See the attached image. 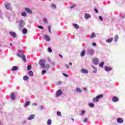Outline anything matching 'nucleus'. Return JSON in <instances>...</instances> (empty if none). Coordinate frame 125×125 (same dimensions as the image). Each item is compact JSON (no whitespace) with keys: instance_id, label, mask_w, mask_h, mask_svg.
I'll use <instances>...</instances> for the list:
<instances>
[{"instance_id":"obj_55","label":"nucleus","mask_w":125,"mask_h":125,"mask_svg":"<svg viewBox=\"0 0 125 125\" xmlns=\"http://www.w3.org/2000/svg\"><path fill=\"white\" fill-rule=\"evenodd\" d=\"M59 56L61 58H63V57H62V55H61L60 54H59Z\"/></svg>"},{"instance_id":"obj_57","label":"nucleus","mask_w":125,"mask_h":125,"mask_svg":"<svg viewBox=\"0 0 125 125\" xmlns=\"http://www.w3.org/2000/svg\"><path fill=\"white\" fill-rule=\"evenodd\" d=\"M51 64H52V65H54V62H52L51 63Z\"/></svg>"},{"instance_id":"obj_24","label":"nucleus","mask_w":125,"mask_h":125,"mask_svg":"<svg viewBox=\"0 0 125 125\" xmlns=\"http://www.w3.org/2000/svg\"><path fill=\"white\" fill-rule=\"evenodd\" d=\"M88 105L91 107V108H93L94 107V104L90 103L88 104Z\"/></svg>"},{"instance_id":"obj_62","label":"nucleus","mask_w":125,"mask_h":125,"mask_svg":"<svg viewBox=\"0 0 125 125\" xmlns=\"http://www.w3.org/2000/svg\"><path fill=\"white\" fill-rule=\"evenodd\" d=\"M10 46H12V43H11L10 44Z\"/></svg>"},{"instance_id":"obj_33","label":"nucleus","mask_w":125,"mask_h":125,"mask_svg":"<svg viewBox=\"0 0 125 125\" xmlns=\"http://www.w3.org/2000/svg\"><path fill=\"white\" fill-rule=\"evenodd\" d=\"M92 67L94 69V71H93V73L94 74H96V72H97V69L96 68H95L94 66H92Z\"/></svg>"},{"instance_id":"obj_9","label":"nucleus","mask_w":125,"mask_h":125,"mask_svg":"<svg viewBox=\"0 0 125 125\" xmlns=\"http://www.w3.org/2000/svg\"><path fill=\"white\" fill-rule=\"evenodd\" d=\"M25 25V22L23 21H20L19 22L20 27H24Z\"/></svg>"},{"instance_id":"obj_50","label":"nucleus","mask_w":125,"mask_h":125,"mask_svg":"<svg viewBox=\"0 0 125 125\" xmlns=\"http://www.w3.org/2000/svg\"><path fill=\"white\" fill-rule=\"evenodd\" d=\"M94 11L96 12V13H98V10L96 9H94Z\"/></svg>"},{"instance_id":"obj_6","label":"nucleus","mask_w":125,"mask_h":125,"mask_svg":"<svg viewBox=\"0 0 125 125\" xmlns=\"http://www.w3.org/2000/svg\"><path fill=\"white\" fill-rule=\"evenodd\" d=\"M62 93H63L62 92V91H61V90H58L56 92V96L57 97H58L59 96H60V95H62Z\"/></svg>"},{"instance_id":"obj_4","label":"nucleus","mask_w":125,"mask_h":125,"mask_svg":"<svg viewBox=\"0 0 125 125\" xmlns=\"http://www.w3.org/2000/svg\"><path fill=\"white\" fill-rule=\"evenodd\" d=\"M92 62L95 65H98L99 64V60L98 58H95L93 60Z\"/></svg>"},{"instance_id":"obj_38","label":"nucleus","mask_w":125,"mask_h":125,"mask_svg":"<svg viewBox=\"0 0 125 125\" xmlns=\"http://www.w3.org/2000/svg\"><path fill=\"white\" fill-rule=\"evenodd\" d=\"M43 21L44 22V23H48L47 19H46V18H44V19H43Z\"/></svg>"},{"instance_id":"obj_54","label":"nucleus","mask_w":125,"mask_h":125,"mask_svg":"<svg viewBox=\"0 0 125 125\" xmlns=\"http://www.w3.org/2000/svg\"><path fill=\"white\" fill-rule=\"evenodd\" d=\"M86 122H87V118H85V119L84 120V123H86Z\"/></svg>"},{"instance_id":"obj_63","label":"nucleus","mask_w":125,"mask_h":125,"mask_svg":"<svg viewBox=\"0 0 125 125\" xmlns=\"http://www.w3.org/2000/svg\"><path fill=\"white\" fill-rule=\"evenodd\" d=\"M71 120H72V122H74V119L71 118Z\"/></svg>"},{"instance_id":"obj_3","label":"nucleus","mask_w":125,"mask_h":125,"mask_svg":"<svg viewBox=\"0 0 125 125\" xmlns=\"http://www.w3.org/2000/svg\"><path fill=\"white\" fill-rule=\"evenodd\" d=\"M87 55H92L94 54V50L93 49H88L87 51Z\"/></svg>"},{"instance_id":"obj_25","label":"nucleus","mask_w":125,"mask_h":125,"mask_svg":"<svg viewBox=\"0 0 125 125\" xmlns=\"http://www.w3.org/2000/svg\"><path fill=\"white\" fill-rule=\"evenodd\" d=\"M96 37V35H95V33H92V35L90 36V39H93V38H95Z\"/></svg>"},{"instance_id":"obj_64","label":"nucleus","mask_w":125,"mask_h":125,"mask_svg":"<svg viewBox=\"0 0 125 125\" xmlns=\"http://www.w3.org/2000/svg\"><path fill=\"white\" fill-rule=\"evenodd\" d=\"M1 50H0V52Z\"/></svg>"},{"instance_id":"obj_41","label":"nucleus","mask_w":125,"mask_h":125,"mask_svg":"<svg viewBox=\"0 0 125 125\" xmlns=\"http://www.w3.org/2000/svg\"><path fill=\"white\" fill-rule=\"evenodd\" d=\"M37 27L39 29H41V30H43V27H42V26L38 25Z\"/></svg>"},{"instance_id":"obj_52","label":"nucleus","mask_w":125,"mask_h":125,"mask_svg":"<svg viewBox=\"0 0 125 125\" xmlns=\"http://www.w3.org/2000/svg\"><path fill=\"white\" fill-rule=\"evenodd\" d=\"M75 6H76V5H75V4H74V5H73L70 6V8H71V9L74 8L75 7Z\"/></svg>"},{"instance_id":"obj_37","label":"nucleus","mask_w":125,"mask_h":125,"mask_svg":"<svg viewBox=\"0 0 125 125\" xmlns=\"http://www.w3.org/2000/svg\"><path fill=\"white\" fill-rule=\"evenodd\" d=\"M32 69V65H28L27 66V70L28 71H30V70H31Z\"/></svg>"},{"instance_id":"obj_44","label":"nucleus","mask_w":125,"mask_h":125,"mask_svg":"<svg viewBox=\"0 0 125 125\" xmlns=\"http://www.w3.org/2000/svg\"><path fill=\"white\" fill-rule=\"evenodd\" d=\"M62 75H63V76L64 77H66V78H68L69 77V75L66 74L65 73H62Z\"/></svg>"},{"instance_id":"obj_49","label":"nucleus","mask_w":125,"mask_h":125,"mask_svg":"<svg viewBox=\"0 0 125 125\" xmlns=\"http://www.w3.org/2000/svg\"><path fill=\"white\" fill-rule=\"evenodd\" d=\"M92 45H93V46H96V43L93 42Z\"/></svg>"},{"instance_id":"obj_13","label":"nucleus","mask_w":125,"mask_h":125,"mask_svg":"<svg viewBox=\"0 0 125 125\" xmlns=\"http://www.w3.org/2000/svg\"><path fill=\"white\" fill-rule=\"evenodd\" d=\"M112 100L113 102H118L119 101V99L118 97L114 96L112 98Z\"/></svg>"},{"instance_id":"obj_11","label":"nucleus","mask_w":125,"mask_h":125,"mask_svg":"<svg viewBox=\"0 0 125 125\" xmlns=\"http://www.w3.org/2000/svg\"><path fill=\"white\" fill-rule=\"evenodd\" d=\"M84 18L85 19H89V18H91V15L87 13H85Z\"/></svg>"},{"instance_id":"obj_18","label":"nucleus","mask_w":125,"mask_h":125,"mask_svg":"<svg viewBox=\"0 0 125 125\" xmlns=\"http://www.w3.org/2000/svg\"><path fill=\"white\" fill-rule=\"evenodd\" d=\"M92 101L94 103H97L99 102V100L97 98V97H96L93 99Z\"/></svg>"},{"instance_id":"obj_20","label":"nucleus","mask_w":125,"mask_h":125,"mask_svg":"<svg viewBox=\"0 0 125 125\" xmlns=\"http://www.w3.org/2000/svg\"><path fill=\"white\" fill-rule=\"evenodd\" d=\"M18 70V67L14 66L12 68V71H17Z\"/></svg>"},{"instance_id":"obj_19","label":"nucleus","mask_w":125,"mask_h":125,"mask_svg":"<svg viewBox=\"0 0 125 125\" xmlns=\"http://www.w3.org/2000/svg\"><path fill=\"white\" fill-rule=\"evenodd\" d=\"M112 41L113 38H109L106 41V42H108V43H110V42H112Z\"/></svg>"},{"instance_id":"obj_59","label":"nucleus","mask_w":125,"mask_h":125,"mask_svg":"<svg viewBox=\"0 0 125 125\" xmlns=\"http://www.w3.org/2000/svg\"><path fill=\"white\" fill-rule=\"evenodd\" d=\"M125 17V15H124L123 17H121L122 19H124Z\"/></svg>"},{"instance_id":"obj_7","label":"nucleus","mask_w":125,"mask_h":125,"mask_svg":"<svg viewBox=\"0 0 125 125\" xmlns=\"http://www.w3.org/2000/svg\"><path fill=\"white\" fill-rule=\"evenodd\" d=\"M5 7L6 9H8V10H10L11 9V5H10V3H7L5 5Z\"/></svg>"},{"instance_id":"obj_27","label":"nucleus","mask_w":125,"mask_h":125,"mask_svg":"<svg viewBox=\"0 0 125 125\" xmlns=\"http://www.w3.org/2000/svg\"><path fill=\"white\" fill-rule=\"evenodd\" d=\"M118 40H119V36H118V35H116L114 37L115 42H118Z\"/></svg>"},{"instance_id":"obj_51","label":"nucleus","mask_w":125,"mask_h":125,"mask_svg":"<svg viewBox=\"0 0 125 125\" xmlns=\"http://www.w3.org/2000/svg\"><path fill=\"white\" fill-rule=\"evenodd\" d=\"M26 123H27V121L24 120V121L22 122V124H26Z\"/></svg>"},{"instance_id":"obj_31","label":"nucleus","mask_w":125,"mask_h":125,"mask_svg":"<svg viewBox=\"0 0 125 125\" xmlns=\"http://www.w3.org/2000/svg\"><path fill=\"white\" fill-rule=\"evenodd\" d=\"M21 16L23 17H26L27 16V13L25 12H23L21 13Z\"/></svg>"},{"instance_id":"obj_21","label":"nucleus","mask_w":125,"mask_h":125,"mask_svg":"<svg viewBox=\"0 0 125 125\" xmlns=\"http://www.w3.org/2000/svg\"><path fill=\"white\" fill-rule=\"evenodd\" d=\"M28 75L30 77H33V76H34V73L32 71H29L28 72Z\"/></svg>"},{"instance_id":"obj_2","label":"nucleus","mask_w":125,"mask_h":125,"mask_svg":"<svg viewBox=\"0 0 125 125\" xmlns=\"http://www.w3.org/2000/svg\"><path fill=\"white\" fill-rule=\"evenodd\" d=\"M19 53L17 55V56L21 58L23 62H26V56L23 53L22 50H20Z\"/></svg>"},{"instance_id":"obj_8","label":"nucleus","mask_w":125,"mask_h":125,"mask_svg":"<svg viewBox=\"0 0 125 125\" xmlns=\"http://www.w3.org/2000/svg\"><path fill=\"white\" fill-rule=\"evenodd\" d=\"M81 72L82 73V74H88V70L84 68L81 69Z\"/></svg>"},{"instance_id":"obj_46","label":"nucleus","mask_w":125,"mask_h":125,"mask_svg":"<svg viewBox=\"0 0 125 125\" xmlns=\"http://www.w3.org/2000/svg\"><path fill=\"white\" fill-rule=\"evenodd\" d=\"M65 67H66L67 69H69L70 67L69 66V65L67 64H65Z\"/></svg>"},{"instance_id":"obj_15","label":"nucleus","mask_w":125,"mask_h":125,"mask_svg":"<svg viewBox=\"0 0 125 125\" xmlns=\"http://www.w3.org/2000/svg\"><path fill=\"white\" fill-rule=\"evenodd\" d=\"M117 123H119V124H123L124 123V120L122 118H118L117 120Z\"/></svg>"},{"instance_id":"obj_43","label":"nucleus","mask_w":125,"mask_h":125,"mask_svg":"<svg viewBox=\"0 0 125 125\" xmlns=\"http://www.w3.org/2000/svg\"><path fill=\"white\" fill-rule=\"evenodd\" d=\"M46 73V71L45 70H43L42 71V75H44V74H45Z\"/></svg>"},{"instance_id":"obj_28","label":"nucleus","mask_w":125,"mask_h":125,"mask_svg":"<svg viewBox=\"0 0 125 125\" xmlns=\"http://www.w3.org/2000/svg\"><path fill=\"white\" fill-rule=\"evenodd\" d=\"M27 29L26 28H24L23 30H22V33L23 34H24V35H26V34H27Z\"/></svg>"},{"instance_id":"obj_12","label":"nucleus","mask_w":125,"mask_h":125,"mask_svg":"<svg viewBox=\"0 0 125 125\" xmlns=\"http://www.w3.org/2000/svg\"><path fill=\"white\" fill-rule=\"evenodd\" d=\"M10 98L11 99H12V100H14L16 99L15 94H14V93L12 92L11 93Z\"/></svg>"},{"instance_id":"obj_45","label":"nucleus","mask_w":125,"mask_h":125,"mask_svg":"<svg viewBox=\"0 0 125 125\" xmlns=\"http://www.w3.org/2000/svg\"><path fill=\"white\" fill-rule=\"evenodd\" d=\"M51 7H52V8H56V6L55 5V4H53L51 5Z\"/></svg>"},{"instance_id":"obj_26","label":"nucleus","mask_w":125,"mask_h":125,"mask_svg":"<svg viewBox=\"0 0 125 125\" xmlns=\"http://www.w3.org/2000/svg\"><path fill=\"white\" fill-rule=\"evenodd\" d=\"M48 30L49 33H50V34H51V26L48 25Z\"/></svg>"},{"instance_id":"obj_61","label":"nucleus","mask_w":125,"mask_h":125,"mask_svg":"<svg viewBox=\"0 0 125 125\" xmlns=\"http://www.w3.org/2000/svg\"><path fill=\"white\" fill-rule=\"evenodd\" d=\"M83 90H86V88H83Z\"/></svg>"},{"instance_id":"obj_58","label":"nucleus","mask_w":125,"mask_h":125,"mask_svg":"<svg viewBox=\"0 0 125 125\" xmlns=\"http://www.w3.org/2000/svg\"><path fill=\"white\" fill-rule=\"evenodd\" d=\"M48 61L49 62H50V59L48 58Z\"/></svg>"},{"instance_id":"obj_47","label":"nucleus","mask_w":125,"mask_h":125,"mask_svg":"<svg viewBox=\"0 0 125 125\" xmlns=\"http://www.w3.org/2000/svg\"><path fill=\"white\" fill-rule=\"evenodd\" d=\"M84 113H85V111L84 110H82V116H83L84 115Z\"/></svg>"},{"instance_id":"obj_39","label":"nucleus","mask_w":125,"mask_h":125,"mask_svg":"<svg viewBox=\"0 0 125 125\" xmlns=\"http://www.w3.org/2000/svg\"><path fill=\"white\" fill-rule=\"evenodd\" d=\"M57 116H58V117H61V116H62V113H61L60 112L58 111V112H57Z\"/></svg>"},{"instance_id":"obj_1","label":"nucleus","mask_w":125,"mask_h":125,"mask_svg":"<svg viewBox=\"0 0 125 125\" xmlns=\"http://www.w3.org/2000/svg\"><path fill=\"white\" fill-rule=\"evenodd\" d=\"M45 62H46L44 59H42L39 61V64L42 69H46V70H48L50 66L48 64L45 65Z\"/></svg>"},{"instance_id":"obj_36","label":"nucleus","mask_w":125,"mask_h":125,"mask_svg":"<svg viewBox=\"0 0 125 125\" xmlns=\"http://www.w3.org/2000/svg\"><path fill=\"white\" fill-rule=\"evenodd\" d=\"M51 123H52L51 120L48 119V120L47 121V125H51Z\"/></svg>"},{"instance_id":"obj_56","label":"nucleus","mask_w":125,"mask_h":125,"mask_svg":"<svg viewBox=\"0 0 125 125\" xmlns=\"http://www.w3.org/2000/svg\"><path fill=\"white\" fill-rule=\"evenodd\" d=\"M33 105H34L35 106H37L38 104L36 103H34L33 104Z\"/></svg>"},{"instance_id":"obj_10","label":"nucleus","mask_w":125,"mask_h":125,"mask_svg":"<svg viewBox=\"0 0 125 125\" xmlns=\"http://www.w3.org/2000/svg\"><path fill=\"white\" fill-rule=\"evenodd\" d=\"M34 119H35V115L32 114L28 117L27 120L28 121H31V120H34Z\"/></svg>"},{"instance_id":"obj_34","label":"nucleus","mask_w":125,"mask_h":125,"mask_svg":"<svg viewBox=\"0 0 125 125\" xmlns=\"http://www.w3.org/2000/svg\"><path fill=\"white\" fill-rule=\"evenodd\" d=\"M84 54H85V52L84 51V50H83L81 53V56H84Z\"/></svg>"},{"instance_id":"obj_16","label":"nucleus","mask_w":125,"mask_h":125,"mask_svg":"<svg viewBox=\"0 0 125 125\" xmlns=\"http://www.w3.org/2000/svg\"><path fill=\"white\" fill-rule=\"evenodd\" d=\"M25 10L26 11V12H27V13H29V14H32V10H31V9L28 8H25Z\"/></svg>"},{"instance_id":"obj_53","label":"nucleus","mask_w":125,"mask_h":125,"mask_svg":"<svg viewBox=\"0 0 125 125\" xmlns=\"http://www.w3.org/2000/svg\"><path fill=\"white\" fill-rule=\"evenodd\" d=\"M42 109H43V106H42V105H41V106H40V110H42Z\"/></svg>"},{"instance_id":"obj_40","label":"nucleus","mask_w":125,"mask_h":125,"mask_svg":"<svg viewBox=\"0 0 125 125\" xmlns=\"http://www.w3.org/2000/svg\"><path fill=\"white\" fill-rule=\"evenodd\" d=\"M48 51L50 53L51 52H52V49H51V48L50 47H48V49H47Z\"/></svg>"},{"instance_id":"obj_5","label":"nucleus","mask_w":125,"mask_h":125,"mask_svg":"<svg viewBox=\"0 0 125 125\" xmlns=\"http://www.w3.org/2000/svg\"><path fill=\"white\" fill-rule=\"evenodd\" d=\"M43 39H44V40H45L46 42H49L50 41V37L46 34L44 35Z\"/></svg>"},{"instance_id":"obj_48","label":"nucleus","mask_w":125,"mask_h":125,"mask_svg":"<svg viewBox=\"0 0 125 125\" xmlns=\"http://www.w3.org/2000/svg\"><path fill=\"white\" fill-rule=\"evenodd\" d=\"M99 19L100 20H101V21H103V18H102V17L99 16Z\"/></svg>"},{"instance_id":"obj_35","label":"nucleus","mask_w":125,"mask_h":125,"mask_svg":"<svg viewBox=\"0 0 125 125\" xmlns=\"http://www.w3.org/2000/svg\"><path fill=\"white\" fill-rule=\"evenodd\" d=\"M76 91L77 92H79V93H81V92H82V90H81V89L79 88H76Z\"/></svg>"},{"instance_id":"obj_14","label":"nucleus","mask_w":125,"mask_h":125,"mask_svg":"<svg viewBox=\"0 0 125 125\" xmlns=\"http://www.w3.org/2000/svg\"><path fill=\"white\" fill-rule=\"evenodd\" d=\"M10 35L11 36V37H13V38H16V33L14 32H10L9 33Z\"/></svg>"},{"instance_id":"obj_42","label":"nucleus","mask_w":125,"mask_h":125,"mask_svg":"<svg viewBox=\"0 0 125 125\" xmlns=\"http://www.w3.org/2000/svg\"><path fill=\"white\" fill-rule=\"evenodd\" d=\"M62 83V82L61 81H59L57 83V85H60Z\"/></svg>"},{"instance_id":"obj_29","label":"nucleus","mask_w":125,"mask_h":125,"mask_svg":"<svg viewBox=\"0 0 125 125\" xmlns=\"http://www.w3.org/2000/svg\"><path fill=\"white\" fill-rule=\"evenodd\" d=\"M73 26L74 27V28H75V29H79V25H78V24L76 23H73Z\"/></svg>"},{"instance_id":"obj_22","label":"nucleus","mask_w":125,"mask_h":125,"mask_svg":"<svg viewBox=\"0 0 125 125\" xmlns=\"http://www.w3.org/2000/svg\"><path fill=\"white\" fill-rule=\"evenodd\" d=\"M24 81H28L29 80V77L27 75L24 76L23 78Z\"/></svg>"},{"instance_id":"obj_60","label":"nucleus","mask_w":125,"mask_h":125,"mask_svg":"<svg viewBox=\"0 0 125 125\" xmlns=\"http://www.w3.org/2000/svg\"><path fill=\"white\" fill-rule=\"evenodd\" d=\"M69 65H70V66H72V62H69Z\"/></svg>"},{"instance_id":"obj_17","label":"nucleus","mask_w":125,"mask_h":125,"mask_svg":"<svg viewBox=\"0 0 125 125\" xmlns=\"http://www.w3.org/2000/svg\"><path fill=\"white\" fill-rule=\"evenodd\" d=\"M104 69H105V71H106V72H110V71H111L112 70V68L108 67L107 66H105L104 67Z\"/></svg>"},{"instance_id":"obj_32","label":"nucleus","mask_w":125,"mask_h":125,"mask_svg":"<svg viewBox=\"0 0 125 125\" xmlns=\"http://www.w3.org/2000/svg\"><path fill=\"white\" fill-rule=\"evenodd\" d=\"M99 66L100 67H101V68H103V66H104V62H102L100 63Z\"/></svg>"},{"instance_id":"obj_30","label":"nucleus","mask_w":125,"mask_h":125,"mask_svg":"<svg viewBox=\"0 0 125 125\" xmlns=\"http://www.w3.org/2000/svg\"><path fill=\"white\" fill-rule=\"evenodd\" d=\"M30 103H31V102H26L24 105V107H27V106H29V105H30Z\"/></svg>"},{"instance_id":"obj_23","label":"nucleus","mask_w":125,"mask_h":125,"mask_svg":"<svg viewBox=\"0 0 125 125\" xmlns=\"http://www.w3.org/2000/svg\"><path fill=\"white\" fill-rule=\"evenodd\" d=\"M96 97L99 100V99H100L101 98H103V94L99 95Z\"/></svg>"}]
</instances>
